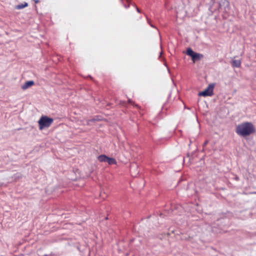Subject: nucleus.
I'll list each match as a JSON object with an SVG mask.
<instances>
[{"mask_svg": "<svg viewBox=\"0 0 256 256\" xmlns=\"http://www.w3.org/2000/svg\"><path fill=\"white\" fill-rule=\"evenodd\" d=\"M236 133L242 136H246L255 132V128L252 122H244L236 126Z\"/></svg>", "mask_w": 256, "mask_h": 256, "instance_id": "nucleus-1", "label": "nucleus"}, {"mask_svg": "<svg viewBox=\"0 0 256 256\" xmlns=\"http://www.w3.org/2000/svg\"><path fill=\"white\" fill-rule=\"evenodd\" d=\"M34 84V82L33 80L27 81L22 86L21 88L23 90H25L28 88L32 86Z\"/></svg>", "mask_w": 256, "mask_h": 256, "instance_id": "nucleus-7", "label": "nucleus"}, {"mask_svg": "<svg viewBox=\"0 0 256 256\" xmlns=\"http://www.w3.org/2000/svg\"><path fill=\"white\" fill-rule=\"evenodd\" d=\"M38 2H39V1H38V0H35V2H36V3H38Z\"/></svg>", "mask_w": 256, "mask_h": 256, "instance_id": "nucleus-15", "label": "nucleus"}, {"mask_svg": "<svg viewBox=\"0 0 256 256\" xmlns=\"http://www.w3.org/2000/svg\"><path fill=\"white\" fill-rule=\"evenodd\" d=\"M214 84H211L208 85L207 88L204 90L203 92H200L198 94L200 96H211L213 94V90L214 88Z\"/></svg>", "mask_w": 256, "mask_h": 256, "instance_id": "nucleus-4", "label": "nucleus"}, {"mask_svg": "<svg viewBox=\"0 0 256 256\" xmlns=\"http://www.w3.org/2000/svg\"><path fill=\"white\" fill-rule=\"evenodd\" d=\"M136 10L138 12H140V10L138 9V8H136Z\"/></svg>", "mask_w": 256, "mask_h": 256, "instance_id": "nucleus-14", "label": "nucleus"}, {"mask_svg": "<svg viewBox=\"0 0 256 256\" xmlns=\"http://www.w3.org/2000/svg\"><path fill=\"white\" fill-rule=\"evenodd\" d=\"M208 143V140H206L204 144V146H206Z\"/></svg>", "mask_w": 256, "mask_h": 256, "instance_id": "nucleus-12", "label": "nucleus"}, {"mask_svg": "<svg viewBox=\"0 0 256 256\" xmlns=\"http://www.w3.org/2000/svg\"><path fill=\"white\" fill-rule=\"evenodd\" d=\"M232 66L234 67L239 68L241 64V62L239 60H233L232 62Z\"/></svg>", "mask_w": 256, "mask_h": 256, "instance_id": "nucleus-8", "label": "nucleus"}, {"mask_svg": "<svg viewBox=\"0 0 256 256\" xmlns=\"http://www.w3.org/2000/svg\"><path fill=\"white\" fill-rule=\"evenodd\" d=\"M219 6L220 8H224L226 10L229 6V2L227 0H221L219 3Z\"/></svg>", "mask_w": 256, "mask_h": 256, "instance_id": "nucleus-6", "label": "nucleus"}, {"mask_svg": "<svg viewBox=\"0 0 256 256\" xmlns=\"http://www.w3.org/2000/svg\"><path fill=\"white\" fill-rule=\"evenodd\" d=\"M137 169L138 166L136 164H132L130 165V170L132 176H136V175L138 173V171Z\"/></svg>", "mask_w": 256, "mask_h": 256, "instance_id": "nucleus-5", "label": "nucleus"}, {"mask_svg": "<svg viewBox=\"0 0 256 256\" xmlns=\"http://www.w3.org/2000/svg\"><path fill=\"white\" fill-rule=\"evenodd\" d=\"M53 121L54 120L52 118H48L47 116H42L38 122L40 130H42L44 128H48Z\"/></svg>", "mask_w": 256, "mask_h": 256, "instance_id": "nucleus-2", "label": "nucleus"}, {"mask_svg": "<svg viewBox=\"0 0 256 256\" xmlns=\"http://www.w3.org/2000/svg\"><path fill=\"white\" fill-rule=\"evenodd\" d=\"M108 156L106 155H100L98 156V160L100 162H106Z\"/></svg>", "mask_w": 256, "mask_h": 256, "instance_id": "nucleus-9", "label": "nucleus"}, {"mask_svg": "<svg viewBox=\"0 0 256 256\" xmlns=\"http://www.w3.org/2000/svg\"><path fill=\"white\" fill-rule=\"evenodd\" d=\"M28 6V4L27 2H24V4H18L16 6V8L18 10L22 9Z\"/></svg>", "mask_w": 256, "mask_h": 256, "instance_id": "nucleus-11", "label": "nucleus"}, {"mask_svg": "<svg viewBox=\"0 0 256 256\" xmlns=\"http://www.w3.org/2000/svg\"><path fill=\"white\" fill-rule=\"evenodd\" d=\"M186 54L192 58L194 62L200 60L203 58L202 54L194 52L190 48L187 49Z\"/></svg>", "mask_w": 256, "mask_h": 256, "instance_id": "nucleus-3", "label": "nucleus"}, {"mask_svg": "<svg viewBox=\"0 0 256 256\" xmlns=\"http://www.w3.org/2000/svg\"><path fill=\"white\" fill-rule=\"evenodd\" d=\"M106 162L109 164H116V162L114 158L108 157Z\"/></svg>", "mask_w": 256, "mask_h": 256, "instance_id": "nucleus-10", "label": "nucleus"}, {"mask_svg": "<svg viewBox=\"0 0 256 256\" xmlns=\"http://www.w3.org/2000/svg\"><path fill=\"white\" fill-rule=\"evenodd\" d=\"M235 178V180H238V176H235V178Z\"/></svg>", "mask_w": 256, "mask_h": 256, "instance_id": "nucleus-13", "label": "nucleus"}]
</instances>
